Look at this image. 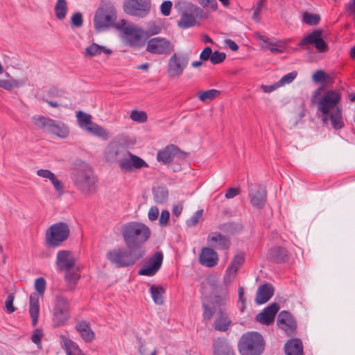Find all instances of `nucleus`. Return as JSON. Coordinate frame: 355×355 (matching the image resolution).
<instances>
[{
  "label": "nucleus",
  "instance_id": "nucleus-1",
  "mask_svg": "<svg viewBox=\"0 0 355 355\" xmlns=\"http://www.w3.org/2000/svg\"><path fill=\"white\" fill-rule=\"evenodd\" d=\"M322 87L316 89L311 99L313 103H318V111L322 114L323 122L329 121L336 130L344 126L342 107L340 104L341 95L337 90H329L321 95Z\"/></svg>",
  "mask_w": 355,
  "mask_h": 355
},
{
  "label": "nucleus",
  "instance_id": "nucleus-2",
  "mask_svg": "<svg viewBox=\"0 0 355 355\" xmlns=\"http://www.w3.org/2000/svg\"><path fill=\"white\" fill-rule=\"evenodd\" d=\"M55 264L58 272H64L67 288L72 291L80 278V268L76 264V259L73 253L68 250H60L57 253Z\"/></svg>",
  "mask_w": 355,
  "mask_h": 355
},
{
  "label": "nucleus",
  "instance_id": "nucleus-3",
  "mask_svg": "<svg viewBox=\"0 0 355 355\" xmlns=\"http://www.w3.org/2000/svg\"><path fill=\"white\" fill-rule=\"evenodd\" d=\"M71 178L76 188L84 196H91L96 193L98 179L92 168L83 162L76 167Z\"/></svg>",
  "mask_w": 355,
  "mask_h": 355
},
{
  "label": "nucleus",
  "instance_id": "nucleus-4",
  "mask_svg": "<svg viewBox=\"0 0 355 355\" xmlns=\"http://www.w3.org/2000/svg\"><path fill=\"white\" fill-rule=\"evenodd\" d=\"M121 235L128 248L139 247L150 236L149 227L139 222H130L121 227Z\"/></svg>",
  "mask_w": 355,
  "mask_h": 355
},
{
  "label": "nucleus",
  "instance_id": "nucleus-5",
  "mask_svg": "<svg viewBox=\"0 0 355 355\" xmlns=\"http://www.w3.org/2000/svg\"><path fill=\"white\" fill-rule=\"evenodd\" d=\"M116 28L121 32V38L125 44L133 48L144 45L147 34L141 28L123 19L117 23Z\"/></svg>",
  "mask_w": 355,
  "mask_h": 355
},
{
  "label": "nucleus",
  "instance_id": "nucleus-6",
  "mask_svg": "<svg viewBox=\"0 0 355 355\" xmlns=\"http://www.w3.org/2000/svg\"><path fill=\"white\" fill-rule=\"evenodd\" d=\"M144 255V253L139 250L118 248L110 250L107 259L117 268H126L135 264Z\"/></svg>",
  "mask_w": 355,
  "mask_h": 355
},
{
  "label": "nucleus",
  "instance_id": "nucleus-7",
  "mask_svg": "<svg viewBox=\"0 0 355 355\" xmlns=\"http://www.w3.org/2000/svg\"><path fill=\"white\" fill-rule=\"evenodd\" d=\"M76 116L78 126L87 132L103 141H107L111 137L110 131L106 128L94 122L91 114L83 111H78L76 113Z\"/></svg>",
  "mask_w": 355,
  "mask_h": 355
},
{
  "label": "nucleus",
  "instance_id": "nucleus-8",
  "mask_svg": "<svg viewBox=\"0 0 355 355\" xmlns=\"http://www.w3.org/2000/svg\"><path fill=\"white\" fill-rule=\"evenodd\" d=\"M32 122L37 128L44 129L49 133L61 139L67 138L70 134L69 126L60 121L37 115L32 118Z\"/></svg>",
  "mask_w": 355,
  "mask_h": 355
},
{
  "label": "nucleus",
  "instance_id": "nucleus-9",
  "mask_svg": "<svg viewBox=\"0 0 355 355\" xmlns=\"http://www.w3.org/2000/svg\"><path fill=\"white\" fill-rule=\"evenodd\" d=\"M241 355H260L264 349V342L257 332L248 333L242 336L239 345Z\"/></svg>",
  "mask_w": 355,
  "mask_h": 355
},
{
  "label": "nucleus",
  "instance_id": "nucleus-10",
  "mask_svg": "<svg viewBox=\"0 0 355 355\" xmlns=\"http://www.w3.org/2000/svg\"><path fill=\"white\" fill-rule=\"evenodd\" d=\"M70 318L69 302L63 295H57L55 300L52 325L53 327H60L65 325Z\"/></svg>",
  "mask_w": 355,
  "mask_h": 355
},
{
  "label": "nucleus",
  "instance_id": "nucleus-11",
  "mask_svg": "<svg viewBox=\"0 0 355 355\" xmlns=\"http://www.w3.org/2000/svg\"><path fill=\"white\" fill-rule=\"evenodd\" d=\"M69 233V227L67 223H55L46 232V243L51 247H57L67 239Z\"/></svg>",
  "mask_w": 355,
  "mask_h": 355
},
{
  "label": "nucleus",
  "instance_id": "nucleus-12",
  "mask_svg": "<svg viewBox=\"0 0 355 355\" xmlns=\"http://www.w3.org/2000/svg\"><path fill=\"white\" fill-rule=\"evenodd\" d=\"M46 281L43 277L35 279L34 287L37 293H32L29 299V314L32 319V324L35 326L37 323L40 314L39 295L43 296L46 290Z\"/></svg>",
  "mask_w": 355,
  "mask_h": 355
},
{
  "label": "nucleus",
  "instance_id": "nucleus-13",
  "mask_svg": "<svg viewBox=\"0 0 355 355\" xmlns=\"http://www.w3.org/2000/svg\"><path fill=\"white\" fill-rule=\"evenodd\" d=\"M116 19V10L112 7L99 8L94 16V24L98 31L110 27Z\"/></svg>",
  "mask_w": 355,
  "mask_h": 355
},
{
  "label": "nucleus",
  "instance_id": "nucleus-14",
  "mask_svg": "<svg viewBox=\"0 0 355 355\" xmlns=\"http://www.w3.org/2000/svg\"><path fill=\"white\" fill-rule=\"evenodd\" d=\"M123 7L128 15L144 17L150 12L151 3L150 0H125Z\"/></svg>",
  "mask_w": 355,
  "mask_h": 355
},
{
  "label": "nucleus",
  "instance_id": "nucleus-15",
  "mask_svg": "<svg viewBox=\"0 0 355 355\" xmlns=\"http://www.w3.org/2000/svg\"><path fill=\"white\" fill-rule=\"evenodd\" d=\"M118 164L121 170L125 172L148 167V164L143 159L129 151H125L123 157L119 159Z\"/></svg>",
  "mask_w": 355,
  "mask_h": 355
},
{
  "label": "nucleus",
  "instance_id": "nucleus-16",
  "mask_svg": "<svg viewBox=\"0 0 355 355\" xmlns=\"http://www.w3.org/2000/svg\"><path fill=\"white\" fill-rule=\"evenodd\" d=\"M202 9L192 5L182 12L178 24L182 28H188L194 26L199 24V20L202 18Z\"/></svg>",
  "mask_w": 355,
  "mask_h": 355
},
{
  "label": "nucleus",
  "instance_id": "nucleus-17",
  "mask_svg": "<svg viewBox=\"0 0 355 355\" xmlns=\"http://www.w3.org/2000/svg\"><path fill=\"white\" fill-rule=\"evenodd\" d=\"M187 64L188 60L185 56L174 53L168 60V76L171 78H178L183 73Z\"/></svg>",
  "mask_w": 355,
  "mask_h": 355
},
{
  "label": "nucleus",
  "instance_id": "nucleus-18",
  "mask_svg": "<svg viewBox=\"0 0 355 355\" xmlns=\"http://www.w3.org/2000/svg\"><path fill=\"white\" fill-rule=\"evenodd\" d=\"M248 188V196L251 205L257 209L263 208L267 196L265 187L261 184L249 183Z\"/></svg>",
  "mask_w": 355,
  "mask_h": 355
},
{
  "label": "nucleus",
  "instance_id": "nucleus-19",
  "mask_svg": "<svg viewBox=\"0 0 355 355\" xmlns=\"http://www.w3.org/2000/svg\"><path fill=\"white\" fill-rule=\"evenodd\" d=\"M236 272L232 269L227 268L223 280V284L225 287L224 291L220 295H215L214 304H218L219 306H227L230 302V296L228 295L227 288L229 286L234 282Z\"/></svg>",
  "mask_w": 355,
  "mask_h": 355
},
{
  "label": "nucleus",
  "instance_id": "nucleus-20",
  "mask_svg": "<svg viewBox=\"0 0 355 355\" xmlns=\"http://www.w3.org/2000/svg\"><path fill=\"white\" fill-rule=\"evenodd\" d=\"M146 51L153 54H168L173 51V45L164 37H154L148 41Z\"/></svg>",
  "mask_w": 355,
  "mask_h": 355
},
{
  "label": "nucleus",
  "instance_id": "nucleus-21",
  "mask_svg": "<svg viewBox=\"0 0 355 355\" xmlns=\"http://www.w3.org/2000/svg\"><path fill=\"white\" fill-rule=\"evenodd\" d=\"M163 261V254L157 252L150 257L143 268L139 270V275L145 276H153L161 268Z\"/></svg>",
  "mask_w": 355,
  "mask_h": 355
},
{
  "label": "nucleus",
  "instance_id": "nucleus-22",
  "mask_svg": "<svg viewBox=\"0 0 355 355\" xmlns=\"http://www.w3.org/2000/svg\"><path fill=\"white\" fill-rule=\"evenodd\" d=\"M125 151L127 150L119 142L112 140L107 144L104 150V158L108 162H115L119 161V157H123Z\"/></svg>",
  "mask_w": 355,
  "mask_h": 355
},
{
  "label": "nucleus",
  "instance_id": "nucleus-23",
  "mask_svg": "<svg viewBox=\"0 0 355 355\" xmlns=\"http://www.w3.org/2000/svg\"><path fill=\"white\" fill-rule=\"evenodd\" d=\"M277 324L287 335L292 336L295 334L297 324L291 314L287 311H282L277 318Z\"/></svg>",
  "mask_w": 355,
  "mask_h": 355
},
{
  "label": "nucleus",
  "instance_id": "nucleus-24",
  "mask_svg": "<svg viewBox=\"0 0 355 355\" xmlns=\"http://www.w3.org/2000/svg\"><path fill=\"white\" fill-rule=\"evenodd\" d=\"M279 305L274 303L266 308L261 313H259L256 316L257 322L263 324L269 325L273 322L275 317L279 311Z\"/></svg>",
  "mask_w": 355,
  "mask_h": 355
},
{
  "label": "nucleus",
  "instance_id": "nucleus-25",
  "mask_svg": "<svg viewBox=\"0 0 355 355\" xmlns=\"http://www.w3.org/2000/svg\"><path fill=\"white\" fill-rule=\"evenodd\" d=\"M207 243L212 248L227 250L230 246V240L219 232H211L207 236Z\"/></svg>",
  "mask_w": 355,
  "mask_h": 355
},
{
  "label": "nucleus",
  "instance_id": "nucleus-26",
  "mask_svg": "<svg viewBox=\"0 0 355 355\" xmlns=\"http://www.w3.org/2000/svg\"><path fill=\"white\" fill-rule=\"evenodd\" d=\"M218 261V256L216 251L210 248H203L199 257V262L206 267L215 266Z\"/></svg>",
  "mask_w": 355,
  "mask_h": 355
},
{
  "label": "nucleus",
  "instance_id": "nucleus-27",
  "mask_svg": "<svg viewBox=\"0 0 355 355\" xmlns=\"http://www.w3.org/2000/svg\"><path fill=\"white\" fill-rule=\"evenodd\" d=\"M258 38L261 41L260 45L262 49L269 50L274 54L284 52L285 47L282 42L274 41L272 39L261 35H258Z\"/></svg>",
  "mask_w": 355,
  "mask_h": 355
},
{
  "label": "nucleus",
  "instance_id": "nucleus-28",
  "mask_svg": "<svg viewBox=\"0 0 355 355\" xmlns=\"http://www.w3.org/2000/svg\"><path fill=\"white\" fill-rule=\"evenodd\" d=\"M179 153L178 147L169 145L158 151L157 159L164 164H169Z\"/></svg>",
  "mask_w": 355,
  "mask_h": 355
},
{
  "label": "nucleus",
  "instance_id": "nucleus-29",
  "mask_svg": "<svg viewBox=\"0 0 355 355\" xmlns=\"http://www.w3.org/2000/svg\"><path fill=\"white\" fill-rule=\"evenodd\" d=\"M37 175L42 178L49 180L57 192H59L60 193L63 192L64 185L62 182L58 180L56 175L51 171L48 169H39L37 171Z\"/></svg>",
  "mask_w": 355,
  "mask_h": 355
},
{
  "label": "nucleus",
  "instance_id": "nucleus-30",
  "mask_svg": "<svg viewBox=\"0 0 355 355\" xmlns=\"http://www.w3.org/2000/svg\"><path fill=\"white\" fill-rule=\"evenodd\" d=\"M60 338L61 347L64 349L67 355H85L79 346L67 336L61 335Z\"/></svg>",
  "mask_w": 355,
  "mask_h": 355
},
{
  "label": "nucleus",
  "instance_id": "nucleus-31",
  "mask_svg": "<svg viewBox=\"0 0 355 355\" xmlns=\"http://www.w3.org/2000/svg\"><path fill=\"white\" fill-rule=\"evenodd\" d=\"M273 292V287L269 284L259 286L255 298L256 303L261 304L267 302L272 296Z\"/></svg>",
  "mask_w": 355,
  "mask_h": 355
},
{
  "label": "nucleus",
  "instance_id": "nucleus-32",
  "mask_svg": "<svg viewBox=\"0 0 355 355\" xmlns=\"http://www.w3.org/2000/svg\"><path fill=\"white\" fill-rule=\"evenodd\" d=\"M231 320L224 311V307L220 309L218 315L216 316L214 326L216 330L225 331L231 325Z\"/></svg>",
  "mask_w": 355,
  "mask_h": 355
},
{
  "label": "nucleus",
  "instance_id": "nucleus-33",
  "mask_svg": "<svg viewBox=\"0 0 355 355\" xmlns=\"http://www.w3.org/2000/svg\"><path fill=\"white\" fill-rule=\"evenodd\" d=\"M80 337L86 343H91L94 340L95 334L89 325L85 321L78 322L76 327Z\"/></svg>",
  "mask_w": 355,
  "mask_h": 355
},
{
  "label": "nucleus",
  "instance_id": "nucleus-34",
  "mask_svg": "<svg viewBox=\"0 0 355 355\" xmlns=\"http://www.w3.org/2000/svg\"><path fill=\"white\" fill-rule=\"evenodd\" d=\"M285 353L286 355H303L302 342L298 339H293L285 345Z\"/></svg>",
  "mask_w": 355,
  "mask_h": 355
},
{
  "label": "nucleus",
  "instance_id": "nucleus-35",
  "mask_svg": "<svg viewBox=\"0 0 355 355\" xmlns=\"http://www.w3.org/2000/svg\"><path fill=\"white\" fill-rule=\"evenodd\" d=\"M102 53L109 55L112 53V50L107 49L105 46H100L96 43H92L85 49V56L90 58L98 55Z\"/></svg>",
  "mask_w": 355,
  "mask_h": 355
},
{
  "label": "nucleus",
  "instance_id": "nucleus-36",
  "mask_svg": "<svg viewBox=\"0 0 355 355\" xmlns=\"http://www.w3.org/2000/svg\"><path fill=\"white\" fill-rule=\"evenodd\" d=\"M214 347V355H234L232 349L223 340L216 341Z\"/></svg>",
  "mask_w": 355,
  "mask_h": 355
},
{
  "label": "nucleus",
  "instance_id": "nucleus-37",
  "mask_svg": "<svg viewBox=\"0 0 355 355\" xmlns=\"http://www.w3.org/2000/svg\"><path fill=\"white\" fill-rule=\"evenodd\" d=\"M287 257L286 250L281 247H275L270 250L269 258L275 262H282Z\"/></svg>",
  "mask_w": 355,
  "mask_h": 355
},
{
  "label": "nucleus",
  "instance_id": "nucleus-38",
  "mask_svg": "<svg viewBox=\"0 0 355 355\" xmlns=\"http://www.w3.org/2000/svg\"><path fill=\"white\" fill-rule=\"evenodd\" d=\"M220 94V92L211 89L205 91H199L198 92V98L202 102H208L214 100Z\"/></svg>",
  "mask_w": 355,
  "mask_h": 355
},
{
  "label": "nucleus",
  "instance_id": "nucleus-39",
  "mask_svg": "<svg viewBox=\"0 0 355 355\" xmlns=\"http://www.w3.org/2000/svg\"><path fill=\"white\" fill-rule=\"evenodd\" d=\"M55 14L58 19H64L67 13L68 6L66 0H58L55 5Z\"/></svg>",
  "mask_w": 355,
  "mask_h": 355
},
{
  "label": "nucleus",
  "instance_id": "nucleus-40",
  "mask_svg": "<svg viewBox=\"0 0 355 355\" xmlns=\"http://www.w3.org/2000/svg\"><path fill=\"white\" fill-rule=\"evenodd\" d=\"M165 290L162 286H157L153 285L150 287V293L151 296L153 299V301L157 304H162L164 303V297L163 294L164 293Z\"/></svg>",
  "mask_w": 355,
  "mask_h": 355
},
{
  "label": "nucleus",
  "instance_id": "nucleus-41",
  "mask_svg": "<svg viewBox=\"0 0 355 355\" xmlns=\"http://www.w3.org/2000/svg\"><path fill=\"white\" fill-rule=\"evenodd\" d=\"M130 119L138 123H144L148 121V114L145 111L133 110L130 113Z\"/></svg>",
  "mask_w": 355,
  "mask_h": 355
},
{
  "label": "nucleus",
  "instance_id": "nucleus-42",
  "mask_svg": "<svg viewBox=\"0 0 355 355\" xmlns=\"http://www.w3.org/2000/svg\"><path fill=\"white\" fill-rule=\"evenodd\" d=\"M154 200L157 203L164 204L168 200V191L163 187H158L154 190Z\"/></svg>",
  "mask_w": 355,
  "mask_h": 355
},
{
  "label": "nucleus",
  "instance_id": "nucleus-43",
  "mask_svg": "<svg viewBox=\"0 0 355 355\" xmlns=\"http://www.w3.org/2000/svg\"><path fill=\"white\" fill-rule=\"evenodd\" d=\"M214 300V297H213V299L211 300V304H212L213 308H211L209 306L205 305V304L203 305V307H204L203 318L206 320H210L212 318L214 313L216 311L217 308H218L220 309L222 307L226 306H219L218 304H214L213 303Z\"/></svg>",
  "mask_w": 355,
  "mask_h": 355
},
{
  "label": "nucleus",
  "instance_id": "nucleus-44",
  "mask_svg": "<svg viewBox=\"0 0 355 355\" xmlns=\"http://www.w3.org/2000/svg\"><path fill=\"white\" fill-rule=\"evenodd\" d=\"M245 258L243 254H238L234 256L227 268L234 270L237 272L238 270L243 265Z\"/></svg>",
  "mask_w": 355,
  "mask_h": 355
},
{
  "label": "nucleus",
  "instance_id": "nucleus-45",
  "mask_svg": "<svg viewBox=\"0 0 355 355\" xmlns=\"http://www.w3.org/2000/svg\"><path fill=\"white\" fill-rule=\"evenodd\" d=\"M297 76V72L296 71H293L282 76V78L277 81L279 87H283L291 84L296 78Z\"/></svg>",
  "mask_w": 355,
  "mask_h": 355
},
{
  "label": "nucleus",
  "instance_id": "nucleus-46",
  "mask_svg": "<svg viewBox=\"0 0 355 355\" xmlns=\"http://www.w3.org/2000/svg\"><path fill=\"white\" fill-rule=\"evenodd\" d=\"M321 31H315L306 36L303 39L300 43V45H304L306 44H315L319 39L321 38Z\"/></svg>",
  "mask_w": 355,
  "mask_h": 355
},
{
  "label": "nucleus",
  "instance_id": "nucleus-47",
  "mask_svg": "<svg viewBox=\"0 0 355 355\" xmlns=\"http://www.w3.org/2000/svg\"><path fill=\"white\" fill-rule=\"evenodd\" d=\"M303 21L309 25H315L320 21V16L309 12H303Z\"/></svg>",
  "mask_w": 355,
  "mask_h": 355
},
{
  "label": "nucleus",
  "instance_id": "nucleus-48",
  "mask_svg": "<svg viewBox=\"0 0 355 355\" xmlns=\"http://www.w3.org/2000/svg\"><path fill=\"white\" fill-rule=\"evenodd\" d=\"M203 214V210L200 209L196 211L193 216L187 220V225L189 227H193L196 226L199 221L202 219Z\"/></svg>",
  "mask_w": 355,
  "mask_h": 355
},
{
  "label": "nucleus",
  "instance_id": "nucleus-49",
  "mask_svg": "<svg viewBox=\"0 0 355 355\" xmlns=\"http://www.w3.org/2000/svg\"><path fill=\"white\" fill-rule=\"evenodd\" d=\"M225 58V53L216 51L212 53L210 61L212 64H216L223 62Z\"/></svg>",
  "mask_w": 355,
  "mask_h": 355
},
{
  "label": "nucleus",
  "instance_id": "nucleus-50",
  "mask_svg": "<svg viewBox=\"0 0 355 355\" xmlns=\"http://www.w3.org/2000/svg\"><path fill=\"white\" fill-rule=\"evenodd\" d=\"M14 299H15L14 295L10 294L7 297V299L5 302V310L8 313H12L16 310L15 307L13 305Z\"/></svg>",
  "mask_w": 355,
  "mask_h": 355
},
{
  "label": "nucleus",
  "instance_id": "nucleus-51",
  "mask_svg": "<svg viewBox=\"0 0 355 355\" xmlns=\"http://www.w3.org/2000/svg\"><path fill=\"white\" fill-rule=\"evenodd\" d=\"M266 2V0H260L254 8V13L252 15V18L255 21H258L260 19V13L261 12L262 8Z\"/></svg>",
  "mask_w": 355,
  "mask_h": 355
},
{
  "label": "nucleus",
  "instance_id": "nucleus-52",
  "mask_svg": "<svg viewBox=\"0 0 355 355\" xmlns=\"http://www.w3.org/2000/svg\"><path fill=\"white\" fill-rule=\"evenodd\" d=\"M71 24L76 27H81L83 26V20L81 13L76 12L71 18Z\"/></svg>",
  "mask_w": 355,
  "mask_h": 355
},
{
  "label": "nucleus",
  "instance_id": "nucleus-53",
  "mask_svg": "<svg viewBox=\"0 0 355 355\" xmlns=\"http://www.w3.org/2000/svg\"><path fill=\"white\" fill-rule=\"evenodd\" d=\"M170 218V213L168 210H163L159 218V223L162 226H167Z\"/></svg>",
  "mask_w": 355,
  "mask_h": 355
},
{
  "label": "nucleus",
  "instance_id": "nucleus-54",
  "mask_svg": "<svg viewBox=\"0 0 355 355\" xmlns=\"http://www.w3.org/2000/svg\"><path fill=\"white\" fill-rule=\"evenodd\" d=\"M172 5H173L172 2L170 1H164L162 3L161 7H160L161 12L164 16H168L170 15V12H171Z\"/></svg>",
  "mask_w": 355,
  "mask_h": 355
},
{
  "label": "nucleus",
  "instance_id": "nucleus-55",
  "mask_svg": "<svg viewBox=\"0 0 355 355\" xmlns=\"http://www.w3.org/2000/svg\"><path fill=\"white\" fill-rule=\"evenodd\" d=\"M199 3L205 8H209L212 10L217 8V2L216 0H198Z\"/></svg>",
  "mask_w": 355,
  "mask_h": 355
},
{
  "label": "nucleus",
  "instance_id": "nucleus-56",
  "mask_svg": "<svg viewBox=\"0 0 355 355\" xmlns=\"http://www.w3.org/2000/svg\"><path fill=\"white\" fill-rule=\"evenodd\" d=\"M260 88L264 92V93H267V94H269V93H271L272 92H274L275 90L280 88L279 85H278V83H275L272 85H261L260 86Z\"/></svg>",
  "mask_w": 355,
  "mask_h": 355
},
{
  "label": "nucleus",
  "instance_id": "nucleus-57",
  "mask_svg": "<svg viewBox=\"0 0 355 355\" xmlns=\"http://www.w3.org/2000/svg\"><path fill=\"white\" fill-rule=\"evenodd\" d=\"M212 50L210 47H205L200 55V59L203 61H207L209 59L211 60Z\"/></svg>",
  "mask_w": 355,
  "mask_h": 355
},
{
  "label": "nucleus",
  "instance_id": "nucleus-58",
  "mask_svg": "<svg viewBox=\"0 0 355 355\" xmlns=\"http://www.w3.org/2000/svg\"><path fill=\"white\" fill-rule=\"evenodd\" d=\"M159 211L156 207H152L148 214V216L150 220L154 221L158 218Z\"/></svg>",
  "mask_w": 355,
  "mask_h": 355
},
{
  "label": "nucleus",
  "instance_id": "nucleus-59",
  "mask_svg": "<svg viewBox=\"0 0 355 355\" xmlns=\"http://www.w3.org/2000/svg\"><path fill=\"white\" fill-rule=\"evenodd\" d=\"M42 335V332L40 329H35L32 336V341L36 345H40Z\"/></svg>",
  "mask_w": 355,
  "mask_h": 355
},
{
  "label": "nucleus",
  "instance_id": "nucleus-60",
  "mask_svg": "<svg viewBox=\"0 0 355 355\" xmlns=\"http://www.w3.org/2000/svg\"><path fill=\"white\" fill-rule=\"evenodd\" d=\"M49 92L51 96L57 98H62L64 97L65 95V92L64 91L55 87H51Z\"/></svg>",
  "mask_w": 355,
  "mask_h": 355
},
{
  "label": "nucleus",
  "instance_id": "nucleus-61",
  "mask_svg": "<svg viewBox=\"0 0 355 355\" xmlns=\"http://www.w3.org/2000/svg\"><path fill=\"white\" fill-rule=\"evenodd\" d=\"M313 80L316 83L322 82L325 79V74L322 71H317L313 75Z\"/></svg>",
  "mask_w": 355,
  "mask_h": 355
},
{
  "label": "nucleus",
  "instance_id": "nucleus-62",
  "mask_svg": "<svg viewBox=\"0 0 355 355\" xmlns=\"http://www.w3.org/2000/svg\"><path fill=\"white\" fill-rule=\"evenodd\" d=\"M239 189L230 188L225 193V198L227 199L232 198L239 194Z\"/></svg>",
  "mask_w": 355,
  "mask_h": 355
},
{
  "label": "nucleus",
  "instance_id": "nucleus-63",
  "mask_svg": "<svg viewBox=\"0 0 355 355\" xmlns=\"http://www.w3.org/2000/svg\"><path fill=\"white\" fill-rule=\"evenodd\" d=\"M183 209V203L181 202L173 207V214L176 217H179Z\"/></svg>",
  "mask_w": 355,
  "mask_h": 355
},
{
  "label": "nucleus",
  "instance_id": "nucleus-64",
  "mask_svg": "<svg viewBox=\"0 0 355 355\" xmlns=\"http://www.w3.org/2000/svg\"><path fill=\"white\" fill-rule=\"evenodd\" d=\"M315 46L316 49L320 51H324L327 47L325 42L322 38L317 41V42L315 44Z\"/></svg>",
  "mask_w": 355,
  "mask_h": 355
}]
</instances>
